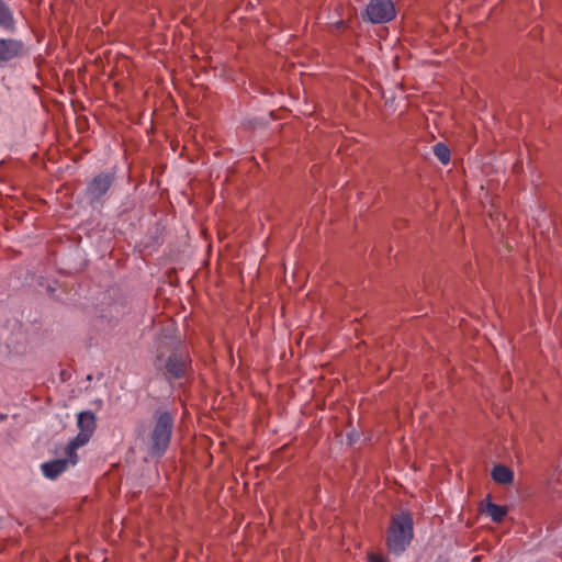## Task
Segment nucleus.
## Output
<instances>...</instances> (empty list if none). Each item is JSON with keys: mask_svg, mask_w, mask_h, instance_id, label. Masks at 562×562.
<instances>
[{"mask_svg": "<svg viewBox=\"0 0 562 562\" xmlns=\"http://www.w3.org/2000/svg\"><path fill=\"white\" fill-rule=\"evenodd\" d=\"M414 537L413 518L408 513H401L392 517L387 533L386 546L391 553L402 554L411 544Z\"/></svg>", "mask_w": 562, "mask_h": 562, "instance_id": "nucleus-1", "label": "nucleus"}, {"mask_svg": "<svg viewBox=\"0 0 562 562\" xmlns=\"http://www.w3.org/2000/svg\"><path fill=\"white\" fill-rule=\"evenodd\" d=\"M172 429V415L168 412H157L155 425L149 437V452L151 456H162L166 452Z\"/></svg>", "mask_w": 562, "mask_h": 562, "instance_id": "nucleus-2", "label": "nucleus"}, {"mask_svg": "<svg viewBox=\"0 0 562 562\" xmlns=\"http://www.w3.org/2000/svg\"><path fill=\"white\" fill-rule=\"evenodd\" d=\"M115 180L113 172H101L94 176L85 190V195L91 205L103 203V198L109 192Z\"/></svg>", "mask_w": 562, "mask_h": 562, "instance_id": "nucleus-3", "label": "nucleus"}, {"mask_svg": "<svg viewBox=\"0 0 562 562\" xmlns=\"http://www.w3.org/2000/svg\"><path fill=\"white\" fill-rule=\"evenodd\" d=\"M395 13L391 0H371L366 9L368 20L372 23H386L395 16Z\"/></svg>", "mask_w": 562, "mask_h": 562, "instance_id": "nucleus-4", "label": "nucleus"}, {"mask_svg": "<svg viewBox=\"0 0 562 562\" xmlns=\"http://www.w3.org/2000/svg\"><path fill=\"white\" fill-rule=\"evenodd\" d=\"M25 54V45L21 40L0 37V67L22 57Z\"/></svg>", "mask_w": 562, "mask_h": 562, "instance_id": "nucleus-5", "label": "nucleus"}, {"mask_svg": "<svg viewBox=\"0 0 562 562\" xmlns=\"http://www.w3.org/2000/svg\"><path fill=\"white\" fill-rule=\"evenodd\" d=\"M77 464V460L71 459L66 456L60 459H55L48 462H44L41 464V470L43 475L48 480H56L60 474H63L69 467H74Z\"/></svg>", "mask_w": 562, "mask_h": 562, "instance_id": "nucleus-6", "label": "nucleus"}, {"mask_svg": "<svg viewBox=\"0 0 562 562\" xmlns=\"http://www.w3.org/2000/svg\"><path fill=\"white\" fill-rule=\"evenodd\" d=\"M127 312V307L123 302L110 301L103 302L100 310V318L105 321L109 325L116 324L124 317Z\"/></svg>", "mask_w": 562, "mask_h": 562, "instance_id": "nucleus-7", "label": "nucleus"}, {"mask_svg": "<svg viewBox=\"0 0 562 562\" xmlns=\"http://www.w3.org/2000/svg\"><path fill=\"white\" fill-rule=\"evenodd\" d=\"M190 360L183 351H173L166 362V369L173 379H180L186 374Z\"/></svg>", "mask_w": 562, "mask_h": 562, "instance_id": "nucleus-8", "label": "nucleus"}, {"mask_svg": "<svg viewBox=\"0 0 562 562\" xmlns=\"http://www.w3.org/2000/svg\"><path fill=\"white\" fill-rule=\"evenodd\" d=\"M481 512L491 517L494 522H502L507 515V507L494 504L487 497L481 503Z\"/></svg>", "mask_w": 562, "mask_h": 562, "instance_id": "nucleus-9", "label": "nucleus"}, {"mask_svg": "<svg viewBox=\"0 0 562 562\" xmlns=\"http://www.w3.org/2000/svg\"><path fill=\"white\" fill-rule=\"evenodd\" d=\"M77 426L79 431L93 435L95 430V416L92 412H81L77 416Z\"/></svg>", "mask_w": 562, "mask_h": 562, "instance_id": "nucleus-10", "label": "nucleus"}, {"mask_svg": "<svg viewBox=\"0 0 562 562\" xmlns=\"http://www.w3.org/2000/svg\"><path fill=\"white\" fill-rule=\"evenodd\" d=\"M92 436L79 431L65 448V454L78 461L77 449L87 445Z\"/></svg>", "mask_w": 562, "mask_h": 562, "instance_id": "nucleus-11", "label": "nucleus"}, {"mask_svg": "<svg viewBox=\"0 0 562 562\" xmlns=\"http://www.w3.org/2000/svg\"><path fill=\"white\" fill-rule=\"evenodd\" d=\"M14 26L15 20L12 10L3 0H0V27L8 31H13Z\"/></svg>", "mask_w": 562, "mask_h": 562, "instance_id": "nucleus-12", "label": "nucleus"}, {"mask_svg": "<svg viewBox=\"0 0 562 562\" xmlns=\"http://www.w3.org/2000/svg\"><path fill=\"white\" fill-rule=\"evenodd\" d=\"M492 479L499 484H509L514 480V474L509 468L503 464H497L491 472Z\"/></svg>", "mask_w": 562, "mask_h": 562, "instance_id": "nucleus-13", "label": "nucleus"}, {"mask_svg": "<svg viewBox=\"0 0 562 562\" xmlns=\"http://www.w3.org/2000/svg\"><path fill=\"white\" fill-rule=\"evenodd\" d=\"M434 154L443 165H447L450 161V149L443 143H437L434 146Z\"/></svg>", "mask_w": 562, "mask_h": 562, "instance_id": "nucleus-14", "label": "nucleus"}, {"mask_svg": "<svg viewBox=\"0 0 562 562\" xmlns=\"http://www.w3.org/2000/svg\"><path fill=\"white\" fill-rule=\"evenodd\" d=\"M369 562H387V561L380 554L371 553L369 555Z\"/></svg>", "mask_w": 562, "mask_h": 562, "instance_id": "nucleus-15", "label": "nucleus"}, {"mask_svg": "<svg viewBox=\"0 0 562 562\" xmlns=\"http://www.w3.org/2000/svg\"><path fill=\"white\" fill-rule=\"evenodd\" d=\"M7 415L5 414H1L0 413V423L4 422L7 419Z\"/></svg>", "mask_w": 562, "mask_h": 562, "instance_id": "nucleus-16", "label": "nucleus"}]
</instances>
